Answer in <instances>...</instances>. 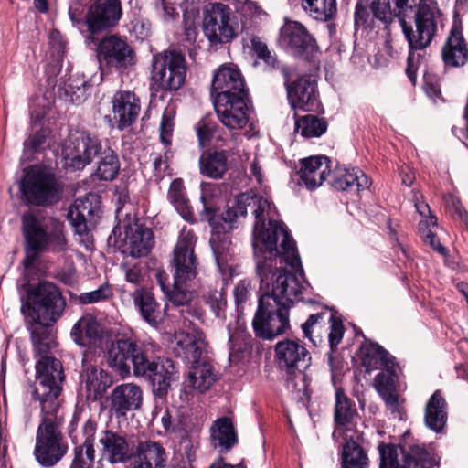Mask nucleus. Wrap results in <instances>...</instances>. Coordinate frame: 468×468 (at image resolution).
Segmentation results:
<instances>
[{"instance_id":"obj_1","label":"nucleus","mask_w":468,"mask_h":468,"mask_svg":"<svg viewBox=\"0 0 468 468\" xmlns=\"http://www.w3.org/2000/svg\"><path fill=\"white\" fill-rule=\"evenodd\" d=\"M269 201L253 193L238 196L235 204L221 214V219L233 229V223L250 213L254 219L253 249L261 290L252 327L256 336L272 340L290 329L289 311L309 285L303 279L296 243L283 223L269 219Z\"/></svg>"},{"instance_id":"obj_2","label":"nucleus","mask_w":468,"mask_h":468,"mask_svg":"<svg viewBox=\"0 0 468 468\" xmlns=\"http://www.w3.org/2000/svg\"><path fill=\"white\" fill-rule=\"evenodd\" d=\"M65 165L73 171L82 170L97 158L93 176L101 181H112L120 172L118 154L101 140L85 132L70 135L63 150Z\"/></svg>"},{"instance_id":"obj_3","label":"nucleus","mask_w":468,"mask_h":468,"mask_svg":"<svg viewBox=\"0 0 468 468\" xmlns=\"http://www.w3.org/2000/svg\"><path fill=\"white\" fill-rule=\"evenodd\" d=\"M25 239L24 264L29 267L47 252L63 253L68 250L66 227L59 218L33 213L22 217Z\"/></svg>"},{"instance_id":"obj_4","label":"nucleus","mask_w":468,"mask_h":468,"mask_svg":"<svg viewBox=\"0 0 468 468\" xmlns=\"http://www.w3.org/2000/svg\"><path fill=\"white\" fill-rule=\"evenodd\" d=\"M62 410H41L36 432L34 456L43 468L56 466L68 453L69 443L62 432Z\"/></svg>"},{"instance_id":"obj_5","label":"nucleus","mask_w":468,"mask_h":468,"mask_svg":"<svg viewBox=\"0 0 468 468\" xmlns=\"http://www.w3.org/2000/svg\"><path fill=\"white\" fill-rule=\"evenodd\" d=\"M24 287L26 295H20L21 313L32 317L33 322L56 323L66 306L59 289L49 282L26 284Z\"/></svg>"},{"instance_id":"obj_6","label":"nucleus","mask_w":468,"mask_h":468,"mask_svg":"<svg viewBox=\"0 0 468 468\" xmlns=\"http://www.w3.org/2000/svg\"><path fill=\"white\" fill-rule=\"evenodd\" d=\"M151 351V346L137 340L132 334L118 333L106 348L105 357L110 367L122 378L139 371Z\"/></svg>"},{"instance_id":"obj_7","label":"nucleus","mask_w":468,"mask_h":468,"mask_svg":"<svg viewBox=\"0 0 468 468\" xmlns=\"http://www.w3.org/2000/svg\"><path fill=\"white\" fill-rule=\"evenodd\" d=\"M36 374L32 396L39 401L41 410H61L58 397L65 379L62 363L51 356H44L36 363Z\"/></svg>"},{"instance_id":"obj_8","label":"nucleus","mask_w":468,"mask_h":468,"mask_svg":"<svg viewBox=\"0 0 468 468\" xmlns=\"http://www.w3.org/2000/svg\"><path fill=\"white\" fill-rule=\"evenodd\" d=\"M20 191L28 205L51 207L61 199L63 184L52 171L33 167L21 180Z\"/></svg>"},{"instance_id":"obj_9","label":"nucleus","mask_w":468,"mask_h":468,"mask_svg":"<svg viewBox=\"0 0 468 468\" xmlns=\"http://www.w3.org/2000/svg\"><path fill=\"white\" fill-rule=\"evenodd\" d=\"M379 468H436L439 462L431 448L419 441L404 442L399 446L402 463L398 460L399 448L392 444H381Z\"/></svg>"},{"instance_id":"obj_10","label":"nucleus","mask_w":468,"mask_h":468,"mask_svg":"<svg viewBox=\"0 0 468 468\" xmlns=\"http://www.w3.org/2000/svg\"><path fill=\"white\" fill-rule=\"evenodd\" d=\"M185 57L176 51L154 55L152 60V89L177 90L186 80Z\"/></svg>"},{"instance_id":"obj_11","label":"nucleus","mask_w":468,"mask_h":468,"mask_svg":"<svg viewBox=\"0 0 468 468\" xmlns=\"http://www.w3.org/2000/svg\"><path fill=\"white\" fill-rule=\"evenodd\" d=\"M203 208L200 211L202 220H206L212 228L211 238L209 240L211 249L218 265L225 264L229 257L231 250V239L229 229V224H225L221 216L218 214V207L213 203L212 199H207L205 196L201 197Z\"/></svg>"},{"instance_id":"obj_12","label":"nucleus","mask_w":468,"mask_h":468,"mask_svg":"<svg viewBox=\"0 0 468 468\" xmlns=\"http://www.w3.org/2000/svg\"><path fill=\"white\" fill-rule=\"evenodd\" d=\"M135 377L145 378L152 387L156 398L165 399L171 388L172 382L178 378V371L171 359L157 360L153 356L152 351L146 356V361L140 366Z\"/></svg>"},{"instance_id":"obj_13","label":"nucleus","mask_w":468,"mask_h":468,"mask_svg":"<svg viewBox=\"0 0 468 468\" xmlns=\"http://www.w3.org/2000/svg\"><path fill=\"white\" fill-rule=\"evenodd\" d=\"M287 68L282 69L285 77L287 98L292 109L303 112H320L322 104L319 100L317 82L311 75H303L295 80L288 79Z\"/></svg>"},{"instance_id":"obj_14","label":"nucleus","mask_w":468,"mask_h":468,"mask_svg":"<svg viewBox=\"0 0 468 468\" xmlns=\"http://www.w3.org/2000/svg\"><path fill=\"white\" fill-rule=\"evenodd\" d=\"M213 104L218 120L229 130L243 129L248 124L253 109L250 93L221 96L215 99Z\"/></svg>"},{"instance_id":"obj_15","label":"nucleus","mask_w":468,"mask_h":468,"mask_svg":"<svg viewBox=\"0 0 468 468\" xmlns=\"http://www.w3.org/2000/svg\"><path fill=\"white\" fill-rule=\"evenodd\" d=\"M196 237L192 232L182 233L174 249V280L188 282L197 275V260L195 254Z\"/></svg>"},{"instance_id":"obj_16","label":"nucleus","mask_w":468,"mask_h":468,"mask_svg":"<svg viewBox=\"0 0 468 468\" xmlns=\"http://www.w3.org/2000/svg\"><path fill=\"white\" fill-rule=\"evenodd\" d=\"M97 56L107 66L115 68L122 73L136 63L133 48L117 36L104 37L98 46Z\"/></svg>"},{"instance_id":"obj_17","label":"nucleus","mask_w":468,"mask_h":468,"mask_svg":"<svg viewBox=\"0 0 468 468\" xmlns=\"http://www.w3.org/2000/svg\"><path fill=\"white\" fill-rule=\"evenodd\" d=\"M275 357L279 366L286 371L290 378L297 374L304 378L303 372L311 364L309 351L299 342L290 339L276 344Z\"/></svg>"},{"instance_id":"obj_18","label":"nucleus","mask_w":468,"mask_h":468,"mask_svg":"<svg viewBox=\"0 0 468 468\" xmlns=\"http://www.w3.org/2000/svg\"><path fill=\"white\" fill-rule=\"evenodd\" d=\"M392 9L389 0H373L368 5L358 0L354 14L355 27L358 29H388L390 26Z\"/></svg>"},{"instance_id":"obj_19","label":"nucleus","mask_w":468,"mask_h":468,"mask_svg":"<svg viewBox=\"0 0 468 468\" xmlns=\"http://www.w3.org/2000/svg\"><path fill=\"white\" fill-rule=\"evenodd\" d=\"M122 16L121 0H94L86 15L88 29H112Z\"/></svg>"},{"instance_id":"obj_20","label":"nucleus","mask_w":468,"mask_h":468,"mask_svg":"<svg viewBox=\"0 0 468 468\" xmlns=\"http://www.w3.org/2000/svg\"><path fill=\"white\" fill-rule=\"evenodd\" d=\"M101 458L110 464L126 463L130 461L133 451L126 436L105 429L98 436Z\"/></svg>"},{"instance_id":"obj_21","label":"nucleus","mask_w":468,"mask_h":468,"mask_svg":"<svg viewBox=\"0 0 468 468\" xmlns=\"http://www.w3.org/2000/svg\"><path fill=\"white\" fill-rule=\"evenodd\" d=\"M248 93L249 90L239 69L221 66L214 73L211 83L213 101L221 96L231 97Z\"/></svg>"},{"instance_id":"obj_22","label":"nucleus","mask_w":468,"mask_h":468,"mask_svg":"<svg viewBox=\"0 0 468 468\" xmlns=\"http://www.w3.org/2000/svg\"><path fill=\"white\" fill-rule=\"evenodd\" d=\"M322 323L324 324H330L328 341L331 350L334 351L343 339L345 326L342 319L332 310L329 311L324 307L323 311L309 315L308 319L302 324L303 335L316 345L315 341L312 338V333Z\"/></svg>"},{"instance_id":"obj_23","label":"nucleus","mask_w":468,"mask_h":468,"mask_svg":"<svg viewBox=\"0 0 468 468\" xmlns=\"http://www.w3.org/2000/svg\"><path fill=\"white\" fill-rule=\"evenodd\" d=\"M112 104L117 129L122 131L136 122L141 112V101L134 92L117 91L112 100Z\"/></svg>"},{"instance_id":"obj_24","label":"nucleus","mask_w":468,"mask_h":468,"mask_svg":"<svg viewBox=\"0 0 468 468\" xmlns=\"http://www.w3.org/2000/svg\"><path fill=\"white\" fill-rule=\"evenodd\" d=\"M143 403V391L133 383L116 386L110 396V411L116 418L125 417L127 412L136 410Z\"/></svg>"},{"instance_id":"obj_25","label":"nucleus","mask_w":468,"mask_h":468,"mask_svg":"<svg viewBox=\"0 0 468 468\" xmlns=\"http://www.w3.org/2000/svg\"><path fill=\"white\" fill-rule=\"evenodd\" d=\"M131 468H165L167 454L164 446L155 441H139L130 459Z\"/></svg>"},{"instance_id":"obj_26","label":"nucleus","mask_w":468,"mask_h":468,"mask_svg":"<svg viewBox=\"0 0 468 468\" xmlns=\"http://www.w3.org/2000/svg\"><path fill=\"white\" fill-rule=\"evenodd\" d=\"M100 210L99 196L89 193L84 198H78L70 206L67 218L74 229L75 234L83 236L88 233V218H93Z\"/></svg>"},{"instance_id":"obj_27","label":"nucleus","mask_w":468,"mask_h":468,"mask_svg":"<svg viewBox=\"0 0 468 468\" xmlns=\"http://www.w3.org/2000/svg\"><path fill=\"white\" fill-rule=\"evenodd\" d=\"M207 344L203 332L195 331L181 334L178 336L176 346L174 347V352L177 357L192 366L207 359Z\"/></svg>"},{"instance_id":"obj_28","label":"nucleus","mask_w":468,"mask_h":468,"mask_svg":"<svg viewBox=\"0 0 468 468\" xmlns=\"http://www.w3.org/2000/svg\"><path fill=\"white\" fill-rule=\"evenodd\" d=\"M330 159L324 155H314L300 161L298 174L306 188L312 190L320 186L330 172Z\"/></svg>"},{"instance_id":"obj_29","label":"nucleus","mask_w":468,"mask_h":468,"mask_svg":"<svg viewBox=\"0 0 468 468\" xmlns=\"http://www.w3.org/2000/svg\"><path fill=\"white\" fill-rule=\"evenodd\" d=\"M154 244L153 231L138 224L125 227L124 252L133 258L146 256Z\"/></svg>"},{"instance_id":"obj_30","label":"nucleus","mask_w":468,"mask_h":468,"mask_svg":"<svg viewBox=\"0 0 468 468\" xmlns=\"http://www.w3.org/2000/svg\"><path fill=\"white\" fill-rule=\"evenodd\" d=\"M409 42L410 53L407 59L406 74L413 86L417 82V70L423 56L415 54V50H422L427 48L434 37L435 31H403Z\"/></svg>"},{"instance_id":"obj_31","label":"nucleus","mask_w":468,"mask_h":468,"mask_svg":"<svg viewBox=\"0 0 468 468\" xmlns=\"http://www.w3.org/2000/svg\"><path fill=\"white\" fill-rule=\"evenodd\" d=\"M441 58L446 67L459 68L468 61V45L463 31H450L441 48Z\"/></svg>"},{"instance_id":"obj_32","label":"nucleus","mask_w":468,"mask_h":468,"mask_svg":"<svg viewBox=\"0 0 468 468\" xmlns=\"http://www.w3.org/2000/svg\"><path fill=\"white\" fill-rule=\"evenodd\" d=\"M362 366L367 373L388 369L396 366L395 357L377 343H365L360 347Z\"/></svg>"},{"instance_id":"obj_33","label":"nucleus","mask_w":468,"mask_h":468,"mask_svg":"<svg viewBox=\"0 0 468 468\" xmlns=\"http://www.w3.org/2000/svg\"><path fill=\"white\" fill-rule=\"evenodd\" d=\"M81 378L85 383L87 399L91 401L102 398L112 383L111 375L106 370L95 366H87Z\"/></svg>"},{"instance_id":"obj_34","label":"nucleus","mask_w":468,"mask_h":468,"mask_svg":"<svg viewBox=\"0 0 468 468\" xmlns=\"http://www.w3.org/2000/svg\"><path fill=\"white\" fill-rule=\"evenodd\" d=\"M132 298L144 322L152 326H156L161 322L160 305L152 292L145 288H139L132 293Z\"/></svg>"},{"instance_id":"obj_35","label":"nucleus","mask_w":468,"mask_h":468,"mask_svg":"<svg viewBox=\"0 0 468 468\" xmlns=\"http://www.w3.org/2000/svg\"><path fill=\"white\" fill-rule=\"evenodd\" d=\"M203 29H234L229 25L233 12L231 8L221 2L208 3L204 5Z\"/></svg>"},{"instance_id":"obj_36","label":"nucleus","mask_w":468,"mask_h":468,"mask_svg":"<svg viewBox=\"0 0 468 468\" xmlns=\"http://www.w3.org/2000/svg\"><path fill=\"white\" fill-rule=\"evenodd\" d=\"M447 403L440 390H436L426 403L424 420L427 427L436 432L442 431L447 422Z\"/></svg>"},{"instance_id":"obj_37","label":"nucleus","mask_w":468,"mask_h":468,"mask_svg":"<svg viewBox=\"0 0 468 468\" xmlns=\"http://www.w3.org/2000/svg\"><path fill=\"white\" fill-rule=\"evenodd\" d=\"M66 53V40L60 31H50L46 57L48 64L46 72L48 78L56 77L61 70Z\"/></svg>"},{"instance_id":"obj_38","label":"nucleus","mask_w":468,"mask_h":468,"mask_svg":"<svg viewBox=\"0 0 468 468\" xmlns=\"http://www.w3.org/2000/svg\"><path fill=\"white\" fill-rule=\"evenodd\" d=\"M397 367L383 369L375 378V388L387 407L395 411L399 408V399L396 393Z\"/></svg>"},{"instance_id":"obj_39","label":"nucleus","mask_w":468,"mask_h":468,"mask_svg":"<svg viewBox=\"0 0 468 468\" xmlns=\"http://www.w3.org/2000/svg\"><path fill=\"white\" fill-rule=\"evenodd\" d=\"M210 433L212 443L219 452H229L238 442L233 423L228 417L217 419L210 428Z\"/></svg>"},{"instance_id":"obj_40","label":"nucleus","mask_w":468,"mask_h":468,"mask_svg":"<svg viewBox=\"0 0 468 468\" xmlns=\"http://www.w3.org/2000/svg\"><path fill=\"white\" fill-rule=\"evenodd\" d=\"M331 176L329 184L337 190H347L354 186L357 191L369 186L367 176L359 169L337 168Z\"/></svg>"},{"instance_id":"obj_41","label":"nucleus","mask_w":468,"mask_h":468,"mask_svg":"<svg viewBox=\"0 0 468 468\" xmlns=\"http://www.w3.org/2000/svg\"><path fill=\"white\" fill-rule=\"evenodd\" d=\"M102 327L92 317L80 318L72 327L70 335L73 341L81 346L96 342L101 337Z\"/></svg>"},{"instance_id":"obj_42","label":"nucleus","mask_w":468,"mask_h":468,"mask_svg":"<svg viewBox=\"0 0 468 468\" xmlns=\"http://www.w3.org/2000/svg\"><path fill=\"white\" fill-rule=\"evenodd\" d=\"M49 322H33L30 329L31 341L34 346L36 356L41 358L48 356V353L57 346Z\"/></svg>"},{"instance_id":"obj_43","label":"nucleus","mask_w":468,"mask_h":468,"mask_svg":"<svg viewBox=\"0 0 468 468\" xmlns=\"http://www.w3.org/2000/svg\"><path fill=\"white\" fill-rule=\"evenodd\" d=\"M279 35L282 45L296 54L311 53L317 49L315 39L309 31H280Z\"/></svg>"},{"instance_id":"obj_44","label":"nucleus","mask_w":468,"mask_h":468,"mask_svg":"<svg viewBox=\"0 0 468 468\" xmlns=\"http://www.w3.org/2000/svg\"><path fill=\"white\" fill-rule=\"evenodd\" d=\"M199 167L202 175L214 179L222 178L228 170L226 151L207 152L201 155Z\"/></svg>"},{"instance_id":"obj_45","label":"nucleus","mask_w":468,"mask_h":468,"mask_svg":"<svg viewBox=\"0 0 468 468\" xmlns=\"http://www.w3.org/2000/svg\"><path fill=\"white\" fill-rule=\"evenodd\" d=\"M168 199L185 220L190 223L195 222L192 207L186 195L184 182L181 178L174 179L170 184Z\"/></svg>"},{"instance_id":"obj_46","label":"nucleus","mask_w":468,"mask_h":468,"mask_svg":"<svg viewBox=\"0 0 468 468\" xmlns=\"http://www.w3.org/2000/svg\"><path fill=\"white\" fill-rule=\"evenodd\" d=\"M165 295L173 304L186 306V309L182 310L183 314L186 313L198 319L202 318V312L199 309L188 305L192 301L193 292L188 289L187 282H177L176 280H174L172 287Z\"/></svg>"},{"instance_id":"obj_47","label":"nucleus","mask_w":468,"mask_h":468,"mask_svg":"<svg viewBox=\"0 0 468 468\" xmlns=\"http://www.w3.org/2000/svg\"><path fill=\"white\" fill-rule=\"evenodd\" d=\"M215 379L213 367L207 359L191 366L188 382L194 389L203 393L209 389Z\"/></svg>"},{"instance_id":"obj_48","label":"nucleus","mask_w":468,"mask_h":468,"mask_svg":"<svg viewBox=\"0 0 468 468\" xmlns=\"http://www.w3.org/2000/svg\"><path fill=\"white\" fill-rule=\"evenodd\" d=\"M301 2L304 11L315 20L327 22L336 16V0H301Z\"/></svg>"},{"instance_id":"obj_49","label":"nucleus","mask_w":468,"mask_h":468,"mask_svg":"<svg viewBox=\"0 0 468 468\" xmlns=\"http://www.w3.org/2000/svg\"><path fill=\"white\" fill-rule=\"evenodd\" d=\"M368 457L354 440H346L342 450V468H367Z\"/></svg>"},{"instance_id":"obj_50","label":"nucleus","mask_w":468,"mask_h":468,"mask_svg":"<svg viewBox=\"0 0 468 468\" xmlns=\"http://www.w3.org/2000/svg\"><path fill=\"white\" fill-rule=\"evenodd\" d=\"M295 118V131L300 132L305 138L320 137L327 130V122L324 118H319L314 114H307L303 117Z\"/></svg>"},{"instance_id":"obj_51","label":"nucleus","mask_w":468,"mask_h":468,"mask_svg":"<svg viewBox=\"0 0 468 468\" xmlns=\"http://www.w3.org/2000/svg\"><path fill=\"white\" fill-rule=\"evenodd\" d=\"M355 403L338 388L335 392V421L338 426L350 424L356 416Z\"/></svg>"},{"instance_id":"obj_52","label":"nucleus","mask_w":468,"mask_h":468,"mask_svg":"<svg viewBox=\"0 0 468 468\" xmlns=\"http://www.w3.org/2000/svg\"><path fill=\"white\" fill-rule=\"evenodd\" d=\"M395 4L396 8L392 10L390 25L397 19L402 29H413L411 23L413 21L417 26L419 5H410L408 0H396Z\"/></svg>"},{"instance_id":"obj_53","label":"nucleus","mask_w":468,"mask_h":468,"mask_svg":"<svg viewBox=\"0 0 468 468\" xmlns=\"http://www.w3.org/2000/svg\"><path fill=\"white\" fill-rule=\"evenodd\" d=\"M443 15L434 6L428 4H419V16L416 29H443Z\"/></svg>"},{"instance_id":"obj_54","label":"nucleus","mask_w":468,"mask_h":468,"mask_svg":"<svg viewBox=\"0 0 468 468\" xmlns=\"http://www.w3.org/2000/svg\"><path fill=\"white\" fill-rule=\"evenodd\" d=\"M90 86L85 80H69L58 89V95L72 104H80L86 100L87 88Z\"/></svg>"},{"instance_id":"obj_55","label":"nucleus","mask_w":468,"mask_h":468,"mask_svg":"<svg viewBox=\"0 0 468 468\" xmlns=\"http://www.w3.org/2000/svg\"><path fill=\"white\" fill-rule=\"evenodd\" d=\"M96 452L94 447L80 444L74 448V458L69 468H93Z\"/></svg>"},{"instance_id":"obj_56","label":"nucleus","mask_w":468,"mask_h":468,"mask_svg":"<svg viewBox=\"0 0 468 468\" xmlns=\"http://www.w3.org/2000/svg\"><path fill=\"white\" fill-rule=\"evenodd\" d=\"M203 299L217 317L224 316L227 299L223 291L210 290L204 293Z\"/></svg>"},{"instance_id":"obj_57","label":"nucleus","mask_w":468,"mask_h":468,"mask_svg":"<svg viewBox=\"0 0 468 468\" xmlns=\"http://www.w3.org/2000/svg\"><path fill=\"white\" fill-rule=\"evenodd\" d=\"M175 117V108L173 106H167L163 112L160 123V140L165 146H169L172 142Z\"/></svg>"},{"instance_id":"obj_58","label":"nucleus","mask_w":468,"mask_h":468,"mask_svg":"<svg viewBox=\"0 0 468 468\" xmlns=\"http://www.w3.org/2000/svg\"><path fill=\"white\" fill-rule=\"evenodd\" d=\"M112 295V291L110 285L105 282L98 289L82 292L79 295V302L81 304H91L108 300Z\"/></svg>"},{"instance_id":"obj_59","label":"nucleus","mask_w":468,"mask_h":468,"mask_svg":"<svg viewBox=\"0 0 468 468\" xmlns=\"http://www.w3.org/2000/svg\"><path fill=\"white\" fill-rule=\"evenodd\" d=\"M250 42L252 49L257 54V57L262 59L267 65L275 68L278 64V60L275 57L271 56L266 43L257 37H251Z\"/></svg>"},{"instance_id":"obj_60","label":"nucleus","mask_w":468,"mask_h":468,"mask_svg":"<svg viewBox=\"0 0 468 468\" xmlns=\"http://www.w3.org/2000/svg\"><path fill=\"white\" fill-rule=\"evenodd\" d=\"M250 285L246 281L239 282L234 288V299L238 316L243 311V304L247 302L250 296Z\"/></svg>"},{"instance_id":"obj_61","label":"nucleus","mask_w":468,"mask_h":468,"mask_svg":"<svg viewBox=\"0 0 468 468\" xmlns=\"http://www.w3.org/2000/svg\"><path fill=\"white\" fill-rule=\"evenodd\" d=\"M212 47L228 43L237 37L236 31H204Z\"/></svg>"},{"instance_id":"obj_62","label":"nucleus","mask_w":468,"mask_h":468,"mask_svg":"<svg viewBox=\"0 0 468 468\" xmlns=\"http://www.w3.org/2000/svg\"><path fill=\"white\" fill-rule=\"evenodd\" d=\"M47 131L41 129L36 133L30 135L28 140L24 143L25 149L30 150L31 152L39 151L40 147L47 139Z\"/></svg>"},{"instance_id":"obj_63","label":"nucleus","mask_w":468,"mask_h":468,"mask_svg":"<svg viewBox=\"0 0 468 468\" xmlns=\"http://www.w3.org/2000/svg\"><path fill=\"white\" fill-rule=\"evenodd\" d=\"M96 431H97V422L89 419L83 425L82 432L85 437L83 441V445H90V447H94L95 440H96Z\"/></svg>"},{"instance_id":"obj_64","label":"nucleus","mask_w":468,"mask_h":468,"mask_svg":"<svg viewBox=\"0 0 468 468\" xmlns=\"http://www.w3.org/2000/svg\"><path fill=\"white\" fill-rule=\"evenodd\" d=\"M423 240L426 244L430 245L439 254L445 256L447 255V249L441 243L439 238L431 230H427L423 234Z\"/></svg>"}]
</instances>
